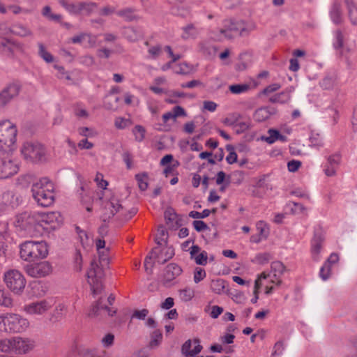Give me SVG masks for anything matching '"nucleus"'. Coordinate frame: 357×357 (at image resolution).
Masks as SVG:
<instances>
[{
	"label": "nucleus",
	"mask_w": 357,
	"mask_h": 357,
	"mask_svg": "<svg viewBox=\"0 0 357 357\" xmlns=\"http://www.w3.org/2000/svg\"><path fill=\"white\" fill-rule=\"evenodd\" d=\"M38 54L47 63H52L54 61L53 56L45 50V46L42 43L38 44Z\"/></svg>",
	"instance_id": "obj_49"
},
{
	"label": "nucleus",
	"mask_w": 357,
	"mask_h": 357,
	"mask_svg": "<svg viewBox=\"0 0 357 357\" xmlns=\"http://www.w3.org/2000/svg\"><path fill=\"white\" fill-rule=\"evenodd\" d=\"M80 15H89L97 7V3L91 1L79 2Z\"/></svg>",
	"instance_id": "obj_40"
},
{
	"label": "nucleus",
	"mask_w": 357,
	"mask_h": 357,
	"mask_svg": "<svg viewBox=\"0 0 357 357\" xmlns=\"http://www.w3.org/2000/svg\"><path fill=\"white\" fill-rule=\"evenodd\" d=\"M11 33L20 37H29L33 36L32 31L26 26L21 24L16 23L8 29L7 33Z\"/></svg>",
	"instance_id": "obj_27"
},
{
	"label": "nucleus",
	"mask_w": 357,
	"mask_h": 357,
	"mask_svg": "<svg viewBox=\"0 0 357 357\" xmlns=\"http://www.w3.org/2000/svg\"><path fill=\"white\" fill-rule=\"evenodd\" d=\"M190 258L195 261L196 264L206 266L208 263V253L205 250H201V248L197 245H192L190 249Z\"/></svg>",
	"instance_id": "obj_20"
},
{
	"label": "nucleus",
	"mask_w": 357,
	"mask_h": 357,
	"mask_svg": "<svg viewBox=\"0 0 357 357\" xmlns=\"http://www.w3.org/2000/svg\"><path fill=\"white\" fill-rule=\"evenodd\" d=\"M162 338V335L159 331H154L152 335V339L150 342V345L152 347L158 346L160 344V342H161Z\"/></svg>",
	"instance_id": "obj_64"
},
{
	"label": "nucleus",
	"mask_w": 357,
	"mask_h": 357,
	"mask_svg": "<svg viewBox=\"0 0 357 357\" xmlns=\"http://www.w3.org/2000/svg\"><path fill=\"white\" fill-rule=\"evenodd\" d=\"M332 45L336 51L342 52L344 47V35L341 30L337 29L333 32Z\"/></svg>",
	"instance_id": "obj_37"
},
{
	"label": "nucleus",
	"mask_w": 357,
	"mask_h": 357,
	"mask_svg": "<svg viewBox=\"0 0 357 357\" xmlns=\"http://www.w3.org/2000/svg\"><path fill=\"white\" fill-rule=\"evenodd\" d=\"M47 255L48 246L45 241H26L20 245V256L24 261H33Z\"/></svg>",
	"instance_id": "obj_4"
},
{
	"label": "nucleus",
	"mask_w": 357,
	"mask_h": 357,
	"mask_svg": "<svg viewBox=\"0 0 357 357\" xmlns=\"http://www.w3.org/2000/svg\"><path fill=\"white\" fill-rule=\"evenodd\" d=\"M284 270L285 267L282 262L279 261L272 262L271 271L268 273L271 275V278H274L276 280L278 286L280 285L282 282L281 276L284 273Z\"/></svg>",
	"instance_id": "obj_30"
},
{
	"label": "nucleus",
	"mask_w": 357,
	"mask_h": 357,
	"mask_svg": "<svg viewBox=\"0 0 357 357\" xmlns=\"http://www.w3.org/2000/svg\"><path fill=\"white\" fill-rule=\"evenodd\" d=\"M256 227L260 236L264 238H266L269 234L268 224L263 220H260L257 222Z\"/></svg>",
	"instance_id": "obj_47"
},
{
	"label": "nucleus",
	"mask_w": 357,
	"mask_h": 357,
	"mask_svg": "<svg viewBox=\"0 0 357 357\" xmlns=\"http://www.w3.org/2000/svg\"><path fill=\"white\" fill-rule=\"evenodd\" d=\"M271 275L268 272H263L259 275L255 282L254 294H259V289L264 287L266 285L271 284L277 285L276 280L274 278H271Z\"/></svg>",
	"instance_id": "obj_24"
},
{
	"label": "nucleus",
	"mask_w": 357,
	"mask_h": 357,
	"mask_svg": "<svg viewBox=\"0 0 357 357\" xmlns=\"http://www.w3.org/2000/svg\"><path fill=\"white\" fill-rule=\"evenodd\" d=\"M329 14L331 20L334 24H340L342 22L341 3L339 1L335 0L333 1Z\"/></svg>",
	"instance_id": "obj_31"
},
{
	"label": "nucleus",
	"mask_w": 357,
	"mask_h": 357,
	"mask_svg": "<svg viewBox=\"0 0 357 357\" xmlns=\"http://www.w3.org/2000/svg\"><path fill=\"white\" fill-rule=\"evenodd\" d=\"M339 256L337 253H331L324 262L319 271V276L322 280L326 281L332 275V269L339 261Z\"/></svg>",
	"instance_id": "obj_17"
},
{
	"label": "nucleus",
	"mask_w": 357,
	"mask_h": 357,
	"mask_svg": "<svg viewBox=\"0 0 357 357\" xmlns=\"http://www.w3.org/2000/svg\"><path fill=\"white\" fill-rule=\"evenodd\" d=\"M292 87L287 88L280 93H276L269 98V101L272 103L284 104L291 100V93L293 92Z\"/></svg>",
	"instance_id": "obj_29"
},
{
	"label": "nucleus",
	"mask_w": 357,
	"mask_h": 357,
	"mask_svg": "<svg viewBox=\"0 0 357 357\" xmlns=\"http://www.w3.org/2000/svg\"><path fill=\"white\" fill-rule=\"evenodd\" d=\"M226 148L229 151V154L226 157V161L228 164H234L237 161V154L234 148L231 145H227Z\"/></svg>",
	"instance_id": "obj_58"
},
{
	"label": "nucleus",
	"mask_w": 357,
	"mask_h": 357,
	"mask_svg": "<svg viewBox=\"0 0 357 357\" xmlns=\"http://www.w3.org/2000/svg\"><path fill=\"white\" fill-rule=\"evenodd\" d=\"M155 253L156 249H153L151 254L146 256L144 259V268L148 274H151L153 272V262L152 261V259L155 258Z\"/></svg>",
	"instance_id": "obj_44"
},
{
	"label": "nucleus",
	"mask_w": 357,
	"mask_h": 357,
	"mask_svg": "<svg viewBox=\"0 0 357 357\" xmlns=\"http://www.w3.org/2000/svg\"><path fill=\"white\" fill-rule=\"evenodd\" d=\"M350 20L353 24H357V5L351 0H345Z\"/></svg>",
	"instance_id": "obj_39"
},
{
	"label": "nucleus",
	"mask_w": 357,
	"mask_h": 357,
	"mask_svg": "<svg viewBox=\"0 0 357 357\" xmlns=\"http://www.w3.org/2000/svg\"><path fill=\"white\" fill-rule=\"evenodd\" d=\"M135 178L138 183V186L139 189L142 191H144L148 188V176L146 174H138L135 175Z\"/></svg>",
	"instance_id": "obj_50"
},
{
	"label": "nucleus",
	"mask_w": 357,
	"mask_h": 357,
	"mask_svg": "<svg viewBox=\"0 0 357 357\" xmlns=\"http://www.w3.org/2000/svg\"><path fill=\"white\" fill-rule=\"evenodd\" d=\"M181 30L182 33L181 37L185 40L195 39L199 33V29L193 24H187L182 27Z\"/></svg>",
	"instance_id": "obj_34"
},
{
	"label": "nucleus",
	"mask_w": 357,
	"mask_h": 357,
	"mask_svg": "<svg viewBox=\"0 0 357 357\" xmlns=\"http://www.w3.org/2000/svg\"><path fill=\"white\" fill-rule=\"evenodd\" d=\"M21 153L26 160L38 162L42 160L45 155V149L38 142H26L23 144Z\"/></svg>",
	"instance_id": "obj_11"
},
{
	"label": "nucleus",
	"mask_w": 357,
	"mask_h": 357,
	"mask_svg": "<svg viewBox=\"0 0 357 357\" xmlns=\"http://www.w3.org/2000/svg\"><path fill=\"white\" fill-rule=\"evenodd\" d=\"M99 255L100 264L102 266H107L109 264V250L104 249L98 251Z\"/></svg>",
	"instance_id": "obj_57"
},
{
	"label": "nucleus",
	"mask_w": 357,
	"mask_h": 357,
	"mask_svg": "<svg viewBox=\"0 0 357 357\" xmlns=\"http://www.w3.org/2000/svg\"><path fill=\"white\" fill-rule=\"evenodd\" d=\"M74 114L80 119H87L89 116V112L81 104H77L73 109Z\"/></svg>",
	"instance_id": "obj_52"
},
{
	"label": "nucleus",
	"mask_w": 357,
	"mask_h": 357,
	"mask_svg": "<svg viewBox=\"0 0 357 357\" xmlns=\"http://www.w3.org/2000/svg\"><path fill=\"white\" fill-rule=\"evenodd\" d=\"M101 201V219L104 222L109 220L116 213L121 211L123 218L126 220L130 219L136 213L135 208H132L128 214H123V208L119 199L111 191L102 192L99 197Z\"/></svg>",
	"instance_id": "obj_1"
},
{
	"label": "nucleus",
	"mask_w": 357,
	"mask_h": 357,
	"mask_svg": "<svg viewBox=\"0 0 357 357\" xmlns=\"http://www.w3.org/2000/svg\"><path fill=\"white\" fill-rule=\"evenodd\" d=\"M53 268L47 261H43L39 263L31 264L25 266L26 274L32 278H44L52 273Z\"/></svg>",
	"instance_id": "obj_12"
},
{
	"label": "nucleus",
	"mask_w": 357,
	"mask_h": 357,
	"mask_svg": "<svg viewBox=\"0 0 357 357\" xmlns=\"http://www.w3.org/2000/svg\"><path fill=\"white\" fill-rule=\"evenodd\" d=\"M135 9L126 8L116 12V15L127 22H131L138 19L135 13Z\"/></svg>",
	"instance_id": "obj_38"
},
{
	"label": "nucleus",
	"mask_w": 357,
	"mask_h": 357,
	"mask_svg": "<svg viewBox=\"0 0 357 357\" xmlns=\"http://www.w3.org/2000/svg\"><path fill=\"white\" fill-rule=\"evenodd\" d=\"M179 298L183 302L191 301L195 296V290L190 287H186L178 291Z\"/></svg>",
	"instance_id": "obj_41"
},
{
	"label": "nucleus",
	"mask_w": 357,
	"mask_h": 357,
	"mask_svg": "<svg viewBox=\"0 0 357 357\" xmlns=\"http://www.w3.org/2000/svg\"><path fill=\"white\" fill-rule=\"evenodd\" d=\"M78 133L80 136L84 137H94L98 135V132L91 128L80 127L78 128Z\"/></svg>",
	"instance_id": "obj_53"
},
{
	"label": "nucleus",
	"mask_w": 357,
	"mask_h": 357,
	"mask_svg": "<svg viewBox=\"0 0 357 357\" xmlns=\"http://www.w3.org/2000/svg\"><path fill=\"white\" fill-rule=\"evenodd\" d=\"M114 125L119 129H124L130 125V121L127 119L118 117L115 119Z\"/></svg>",
	"instance_id": "obj_63"
},
{
	"label": "nucleus",
	"mask_w": 357,
	"mask_h": 357,
	"mask_svg": "<svg viewBox=\"0 0 357 357\" xmlns=\"http://www.w3.org/2000/svg\"><path fill=\"white\" fill-rule=\"evenodd\" d=\"M17 130L9 120L0 121V152L9 153L15 149Z\"/></svg>",
	"instance_id": "obj_5"
},
{
	"label": "nucleus",
	"mask_w": 357,
	"mask_h": 357,
	"mask_svg": "<svg viewBox=\"0 0 357 357\" xmlns=\"http://www.w3.org/2000/svg\"><path fill=\"white\" fill-rule=\"evenodd\" d=\"M0 202L9 210L17 206L20 199L13 191L7 190L0 192Z\"/></svg>",
	"instance_id": "obj_19"
},
{
	"label": "nucleus",
	"mask_w": 357,
	"mask_h": 357,
	"mask_svg": "<svg viewBox=\"0 0 357 357\" xmlns=\"http://www.w3.org/2000/svg\"><path fill=\"white\" fill-rule=\"evenodd\" d=\"M102 312H107L109 316L112 317L116 314V310L103 305L102 299L100 298L91 306L89 312V316L90 317H98L102 315Z\"/></svg>",
	"instance_id": "obj_21"
},
{
	"label": "nucleus",
	"mask_w": 357,
	"mask_h": 357,
	"mask_svg": "<svg viewBox=\"0 0 357 357\" xmlns=\"http://www.w3.org/2000/svg\"><path fill=\"white\" fill-rule=\"evenodd\" d=\"M324 238L321 236H314L311 242V254L314 261H318L320 259V253Z\"/></svg>",
	"instance_id": "obj_33"
},
{
	"label": "nucleus",
	"mask_w": 357,
	"mask_h": 357,
	"mask_svg": "<svg viewBox=\"0 0 357 357\" xmlns=\"http://www.w3.org/2000/svg\"><path fill=\"white\" fill-rule=\"evenodd\" d=\"M249 89L248 84H234L229 86V91L234 94H240L247 91Z\"/></svg>",
	"instance_id": "obj_59"
},
{
	"label": "nucleus",
	"mask_w": 357,
	"mask_h": 357,
	"mask_svg": "<svg viewBox=\"0 0 357 357\" xmlns=\"http://www.w3.org/2000/svg\"><path fill=\"white\" fill-rule=\"evenodd\" d=\"M206 276L205 270L201 267H196L194 271L193 280L195 283L198 284Z\"/></svg>",
	"instance_id": "obj_54"
},
{
	"label": "nucleus",
	"mask_w": 357,
	"mask_h": 357,
	"mask_svg": "<svg viewBox=\"0 0 357 357\" xmlns=\"http://www.w3.org/2000/svg\"><path fill=\"white\" fill-rule=\"evenodd\" d=\"M335 79L332 77H325L319 83L320 86L324 90H331L335 86Z\"/></svg>",
	"instance_id": "obj_48"
},
{
	"label": "nucleus",
	"mask_w": 357,
	"mask_h": 357,
	"mask_svg": "<svg viewBox=\"0 0 357 357\" xmlns=\"http://www.w3.org/2000/svg\"><path fill=\"white\" fill-rule=\"evenodd\" d=\"M341 162V155L339 153L331 155L327 158V163L324 165V173L328 176L335 175L337 169Z\"/></svg>",
	"instance_id": "obj_23"
},
{
	"label": "nucleus",
	"mask_w": 357,
	"mask_h": 357,
	"mask_svg": "<svg viewBox=\"0 0 357 357\" xmlns=\"http://www.w3.org/2000/svg\"><path fill=\"white\" fill-rule=\"evenodd\" d=\"M34 341L21 337H13V353L15 354H26L34 348Z\"/></svg>",
	"instance_id": "obj_15"
},
{
	"label": "nucleus",
	"mask_w": 357,
	"mask_h": 357,
	"mask_svg": "<svg viewBox=\"0 0 357 357\" xmlns=\"http://www.w3.org/2000/svg\"><path fill=\"white\" fill-rule=\"evenodd\" d=\"M94 181L99 188H102L103 190L107 189L108 182L104 179L102 174L98 172L96 175Z\"/></svg>",
	"instance_id": "obj_61"
},
{
	"label": "nucleus",
	"mask_w": 357,
	"mask_h": 357,
	"mask_svg": "<svg viewBox=\"0 0 357 357\" xmlns=\"http://www.w3.org/2000/svg\"><path fill=\"white\" fill-rule=\"evenodd\" d=\"M20 89L21 86L19 83L12 82L8 84L0 92V109L4 108L13 98L17 97Z\"/></svg>",
	"instance_id": "obj_13"
},
{
	"label": "nucleus",
	"mask_w": 357,
	"mask_h": 357,
	"mask_svg": "<svg viewBox=\"0 0 357 357\" xmlns=\"http://www.w3.org/2000/svg\"><path fill=\"white\" fill-rule=\"evenodd\" d=\"M276 112L275 109L271 107H263L257 109L254 114L253 117L256 121L262 122L268 119L272 115Z\"/></svg>",
	"instance_id": "obj_26"
},
{
	"label": "nucleus",
	"mask_w": 357,
	"mask_h": 357,
	"mask_svg": "<svg viewBox=\"0 0 357 357\" xmlns=\"http://www.w3.org/2000/svg\"><path fill=\"white\" fill-rule=\"evenodd\" d=\"M73 267L76 271H81L82 269V256L79 251H76L73 258Z\"/></svg>",
	"instance_id": "obj_60"
},
{
	"label": "nucleus",
	"mask_w": 357,
	"mask_h": 357,
	"mask_svg": "<svg viewBox=\"0 0 357 357\" xmlns=\"http://www.w3.org/2000/svg\"><path fill=\"white\" fill-rule=\"evenodd\" d=\"M125 37L129 40V41H136L139 38V34L134 29L133 27H128L125 29L124 32Z\"/></svg>",
	"instance_id": "obj_55"
},
{
	"label": "nucleus",
	"mask_w": 357,
	"mask_h": 357,
	"mask_svg": "<svg viewBox=\"0 0 357 357\" xmlns=\"http://www.w3.org/2000/svg\"><path fill=\"white\" fill-rule=\"evenodd\" d=\"M30 326L29 319L17 313L0 315V331L8 333H22Z\"/></svg>",
	"instance_id": "obj_3"
},
{
	"label": "nucleus",
	"mask_w": 357,
	"mask_h": 357,
	"mask_svg": "<svg viewBox=\"0 0 357 357\" xmlns=\"http://www.w3.org/2000/svg\"><path fill=\"white\" fill-rule=\"evenodd\" d=\"M0 305L8 307L12 305V299L8 293L0 289Z\"/></svg>",
	"instance_id": "obj_56"
},
{
	"label": "nucleus",
	"mask_w": 357,
	"mask_h": 357,
	"mask_svg": "<svg viewBox=\"0 0 357 357\" xmlns=\"http://www.w3.org/2000/svg\"><path fill=\"white\" fill-rule=\"evenodd\" d=\"M38 220L39 230L41 229H47L50 226L51 229H55L59 222L60 215L57 212L39 213L38 212Z\"/></svg>",
	"instance_id": "obj_14"
},
{
	"label": "nucleus",
	"mask_w": 357,
	"mask_h": 357,
	"mask_svg": "<svg viewBox=\"0 0 357 357\" xmlns=\"http://www.w3.org/2000/svg\"><path fill=\"white\" fill-rule=\"evenodd\" d=\"M76 231L77 234V240L80 245L84 250L89 249L93 245V241L89 235L84 230L81 229L79 227H76Z\"/></svg>",
	"instance_id": "obj_35"
},
{
	"label": "nucleus",
	"mask_w": 357,
	"mask_h": 357,
	"mask_svg": "<svg viewBox=\"0 0 357 357\" xmlns=\"http://www.w3.org/2000/svg\"><path fill=\"white\" fill-rule=\"evenodd\" d=\"M310 146L319 149L324 146V140L318 133H312L310 137Z\"/></svg>",
	"instance_id": "obj_51"
},
{
	"label": "nucleus",
	"mask_w": 357,
	"mask_h": 357,
	"mask_svg": "<svg viewBox=\"0 0 357 357\" xmlns=\"http://www.w3.org/2000/svg\"><path fill=\"white\" fill-rule=\"evenodd\" d=\"M255 29V26L254 24L246 27L241 21L225 20L223 22V27L219 31L225 38L231 39L236 35H247Z\"/></svg>",
	"instance_id": "obj_7"
},
{
	"label": "nucleus",
	"mask_w": 357,
	"mask_h": 357,
	"mask_svg": "<svg viewBox=\"0 0 357 357\" xmlns=\"http://www.w3.org/2000/svg\"><path fill=\"white\" fill-rule=\"evenodd\" d=\"M59 3L70 15H80L79 2L74 3L68 0H59Z\"/></svg>",
	"instance_id": "obj_36"
},
{
	"label": "nucleus",
	"mask_w": 357,
	"mask_h": 357,
	"mask_svg": "<svg viewBox=\"0 0 357 357\" xmlns=\"http://www.w3.org/2000/svg\"><path fill=\"white\" fill-rule=\"evenodd\" d=\"M241 118L240 114H236L234 116V119L231 120L230 118L225 119V123L229 125H234L237 133L244 132L252 128V123L250 119L244 121H238Z\"/></svg>",
	"instance_id": "obj_22"
},
{
	"label": "nucleus",
	"mask_w": 357,
	"mask_h": 357,
	"mask_svg": "<svg viewBox=\"0 0 357 357\" xmlns=\"http://www.w3.org/2000/svg\"><path fill=\"white\" fill-rule=\"evenodd\" d=\"M31 192L35 202L42 207H50L54 202V185L47 177L40 178L34 181L31 185Z\"/></svg>",
	"instance_id": "obj_2"
},
{
	"label": "nucleus",
	"mask_w": 357,
	"mask_h": 357,
	"mask_svg": "<svg viewBox=\"0 0 357 357\" xmlns=\"http://www.w3.org/2000/svg\"><path fill=\"white\" fill-rule=\"evenodd\" d=\"M285 346L282 342H278L275 344L273 347V351L271 354V357H275V356H280L283 354L284 351Z\"/></svg>",
	"instance_id": "obj_62"
},
{
	"label": "nucleus",
	"mask_w": 357,
	"mask_h": 357,
	"mask_svg": "<svg viewBox=\"0 0 357 357\" xmlns=\"http://www.w3.org/2000/svg\"><path fill=\"white\" fill-rule=\"evenodd\" d=\"M0 351L13 353V337L0 340Z\"/></svg>",
	"instance_id": "obj_42"
},
{
	"label": "nucleus",
	"mask_w": 357,
	"mask_h": 357,
	"mask_svg": "<svg viewBox=\"0 0 357 357\" xmlns=\"http://www.w3.org/2000/svg\"><path fill=\"white\" fill-rule=\"evenodd\" d=\"M268 136H262L261 139L269 144H272L278 140L282 142H287V137L285 135H281L278 130L271 128L268 130Z\"/></svg>",
	"instance_id": "obj_32"
},
{
	"label": "nucleus",
	"mask_w": 357,
	"mask_h": 357,
	"mask_svg": "<svg viewBox=\"0 0 357 357\" xmlns=\"http://www.w3.org/2000/svg\"><path fill=\"white\" fill-rule=\"evenodd\" d=\"M202 349L199 339L188 340L183 344L181 351L186 357H194Z\"/></svg>",
	"instance_id": "obj_18"
},
{
	"label": "nucleus",
	"mask_w": 357,
	"mask_h": 357,
	"mask_svg": "<svg viewBox=\"0 0 357 357\" xmlns=\"http://www.w3.org/2000/svg\"><path fill=\"white\" fill-rule=\"evenodd\" d=\"M53 305L52 298H45L29 303L23 306L22 310L28 315L42 317L52 309Z\"/></svg>",
	"instance_id": "obj_8"
},
{
	"label": "nucleus",
	"mask_w": 357,
	"mask_h": 357,
	"mask_svg": "<svg viewBox=\"0 0 357 357\" xmlns=\"http://www.w3.org/2000/svg\"><path fill=\"white\" fill-rule=\"evenodd\" d=\"M4 281L6 286L15 294L22 292L26 286V279L17 270L12 269L5 273Z\"/></svg>",
	"instance_id": "obj_9"
},
{
	"label": "nucleus",
	"mask_w": 357,
	"mask_h": 357,
	"mask_svg": "<svg viewBox=\"0 0 357 357\" xmlns=\"http://www.w3.org/2000/svg\"><path fill=\"white\" fill-rule=\"evenodd\" d=\"M132 134L135 136V139L141 142L145 138L146 129L142 126L137 125L132 129Z\"/></svg>",
	"instance_id": "obj_43"
},
{
	"label": "nucleus",
	"mask_w": 357,
	"mask_h": 357,
	"mask_svg": "<svg viewBox=\"0 0 357 357\" xmlns=\"http://www.w3.org/2000/svg\"><path fill=\"white\" fill-rule=\"evenodd\" d=\"M225 281L222 279L212 280L211 288V290L217 294H220L225 289Z\"/></svg>",
	"instance_id": "obj_45"
},
{
	"label": "nucleus",
	"mask_w": 357,
	"mask_h": 357,
	"mask_svg": "<svg viewBox=\"0 0 357 357\" xmlns=\"http://www.w3.org/2000/svg\"><path fill=\"white\" fill-rule=\"evenodd\" d=\"M105 266H99L96 260L91 262L90 268H89L86 275L88 282L91 286V291L93 295L100 292L101 285L100 284V280L103 277V268Z\"/></svg>",
	"instance_id": "obj_10"
},
{
	"label": "nucleus",
	"mask_w": 357,
	"mask_h": 357,
	"mask_svg": "<svg viewBox=\"0 0 357 357\" xmlns=\"http://www.w3.org/2000/svg\"><path fill=\"white\" fill-rule=\"evenodd\" d=\"M154 249H156L155 259L158 263L161 264H165L174 255V250L172 246H165L160 249L155 248Z\"/></svg>",
	"instance_id": "obj_25"
},
{
	"label": "nucleus",
	"mask_w": 357,
	"mask_h": 357,
	"mask_svg": "<svg viewBox=\"0 0 357 357\" xmlns=\"http://www.w3.org/2000/svg\"><path fill=\"white\" fill-rule=\"evenodd\" d=\"M168 233L166 228L163 225H160L158 228V234L155 238L156 243L162 245V243H166Z\"/></svg>",
	"instance_id": "obj_46"
},
{
	"label": "nucleus",
	"mask_w": 357,
	"mask_h": 357,
	"mask_svg": "<svg viewBox=\"0 0 357 357\" xmlns=\"http://www.w3.org/2000/svg\"><path fill=\"white\" fill-rule=\"evenodd\" d=\"M18 166L8 156H0V179L9 178L17 173Z\"/></svg>",
	"instance_id": "obj_16"
},
{
	"label": "nucleus",
	"mask_w": 357,
	"mask_h": 357,
	"mask_svg": "<svg viewBox=\"0 0 357 357\" xmlns=\"http://www.w3.org/2000/svg\"><path fill=\"white\" fill-rule=\"evenodd\" d=\"M37 215L36 211L23 212L17 216L15 226L29 235H37L40 233Z\"/></svg>",
	"instance_id": "obj_6"
},
{
	"label": "nucleus",
	"mask_w": 357,
	"mask_h": 357,
	"mask_svg": "<svg viewBox=\"0 0 357 357\" xmlns=\"http://www.w3.org/2000/svg\"><path fill=\"white\" fill-rule=\"evenodd\" d=\"M182 273L181 268L174 263L168 264L164 272V280L166 282H170L180 275Z\"/></svg>",
	"instance_id": "obj_28"
}]
</instances>
